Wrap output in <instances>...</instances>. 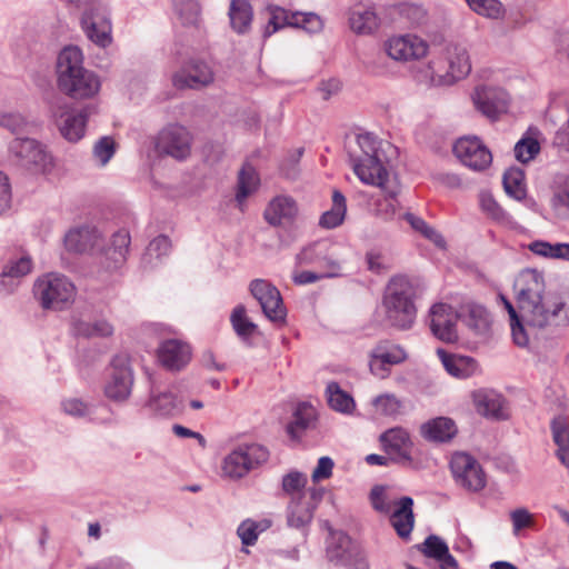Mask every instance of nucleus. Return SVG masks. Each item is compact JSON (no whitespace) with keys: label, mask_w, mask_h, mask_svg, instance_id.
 Here are the masks:
<instances>
[{"label":"nucleus","mask_w":569,"mask_h":569,"mask_svg":"<svg viewBox=\"0 0 569 569\" xmlns=\"http://www.w3.org/2000/svg\"><path fill=\"white\" fill-rule=\"evenodd\" d=\"M380 191L383 197L376 202V214L385 220H391L401 207L398 199L401 192V183L397 181V188L393 190V193H390L387 189H380Z\"/></svg>","instance_id":"obj_47"},{"label":"nucleus","mask_w":569,"mask_h":569,"mask_svg":"<svg viewBox=\"0 0 569 569\" xmlns=\"http://www.w3.org/2000/svg\"><path fill=\"white\" fill-rule=\"evenodd\" d=\"M346 213L347 201L345 196L339 190H333L332 207L321 214L319 224L326 229L337 228L345 221Z\"/></svg>","instance_id":"obj_43"},{"label":"nucleus","mask_w":569,"mask_h":569,"mask_svg":"<svg viewBox=\"0 0 569 569\" xmlns=\"http://www.w3.org/2000/svg\"><path fill=\"white\" fill-rule=\"evenodd\" d=\"M379 440L392 460L399 463L412 462L413 442L408 430L402 427L390 428L380 435Z\"/></svg>","instance_id":"obj_20"},{"label":"nucleus","mask_w":569,"mask_h":569,"mask_svg":"<svg viewBox=\"0 0 569 569\" xmlns=\"http://www.w3.org/2000/svg\"><path fill=\"white\" fill-rule=\"evenodd\" d=\"M60 411L74 419H87L91 417L93 405L77 396L63 397L59 405Z\"/></svg>","instance_id":"obj_48"},{"label":"nucleus","mask_w":569,"mask_h":569,"mask_svg":"<svg viewBox=\"0 0 569 569\" xmlns=\"http://www.w3.org/2000/svg\"><path fill=\"white\" fill-rule=\"evenodd\" d=\"M371 406L377 415L391 417L401 410V401L393 393H382L375 397Z\"/></svg>","instance_id":"obj_60"},{"label":"nucleus","mask_w":569,"mask_h":569,"mask_svg":"<svg viewBox=\"0 0 569 569\" xmlns=\"http://www.w3.org/2000/svg\"><path fill=\"white\" fill-rule=\"evenodd\" d=\"M84 68L83 53L77 46L64 47L57 59V82Z\"/></svg>","instance_id":"obj_36"},{"label":"nucleus","mask_w":569,"mask_h":569,"mask_svg":"<svg viewBox=\"0 0 569 569\" xmlns=\"http://www.w3.org/2000/svg\"><path fill=\"white\" fill-rule=\"evenodd\" d=\"M32 268V260L28 256L9 260L0 273L1 290L7 293L13 292L20 283V279L29 274Z\"/></svg>","instance_id":"obj_30"},{"label":"nucleus","mask_w":569,"mask_h":569,"mask_svg":"<svg viewBox=\"0 0 569 569\" xmlns=\"http://www.w3.org/2000/svg\"><path fill=\"white\" fill-rule=\"evenodd\" d=\"M291 28L302 29L307 33L317 34L325 28V20L316 12L293 11Z\"/></svg>","instance_id":"obj_54"},{"label":"nucleus","mask_w":569,"mask_h":569,"mask_svg":"<svg viewBox=\"0 0 569 569\" xmlns=\"http://www.w3.org/2000/svg\"><path fill=\"white\" fill-rule=\"evenodd\" d=\"M413 500L410 497L399 499L397 508L390 513V522L398 536L408 538L413 528Z\"/></svg>","instance_id":"obj_35"},{"label":"nucleus","mask_w":569,"mask_h":569,"mask_svg":"<svg viewBox=\"0 0 569 569\" xmlns=\"http://www.w3.org/2000/svg\"><path fill=\"white\" fill-rule=\"evenodd\" d=\"M249 472L266 463L269 459L268 449L257 442H243L234 447Z\"/></svg>","instance_id":"obj_41"},{"label":"nucleus","mask_w":569,"mask_h":569,"mask_svg":"<svg viewBox=\"0 0 569 569\" xmlns=\"http://www.w3.org/2000/svg\"><path fill=\"white\" fill-rule=\"evenodd\" d=\"M503 188L509 197L518 201L523 200L527 194L525 172L516 167L506 170L503 174Z\"/></svg>","instance_id":"obj_52"},{"label":"nucleus","mask_w":569,"mask_h":569,"mask_svg":"<svg viewBox=\"0 0 569 569\" xmlns=\"http://www.w3.org/2000/svg\"><path fill=\"white\" fill-rule=\"evenodd\" d=\"M307 482L308 478L306 473L298 470H291L282 477L281 488L291 500L293 498L308 496L305 492Z\"/></svg>","instance_id":"obj_55"},{"label":"nucleus","mask_w":569,"mask_h":569,"mask_svg":"<svg viewBox=\"0 0 569 569\" xmlns=\"http://www.w3.org/2000/svg\"><path fill=\"white\" fill-rule=\"evenodd\" d=\"M249 290L267 319L276 325L284 323L287 309L277 287L264 279H254L250 282Z\"/></svg>","instance_id":"obj_16"},{"label":"nucleus","mask_w":569,"mask_h":569,"mask_svg":"<svg viewBox=\"0 0 569 569\" xmlns=\"http://www.w3.org/2000/svg\"><path fill=\"white\" fill-rule=\"evenodd\" d=\"M513 290L518 312L512 303L500 296L503 307L509 313L513 342L521 348L528 347L529 336L525 325L543 328L551 325L563 311L569 321V303L563 297L546 292L545 276L537 269H525L517 276Z\"/></svg>","instance_id":"obj_1"},{"label":"nucleus","mask_w":569,"mask_h":569,"mask_svg":"<svg viewBox=\"0 0 569 569\" xmlns=\"http://www.w3.org/2000/svg\"><path fill=\"white\" fill-rule=\"evenodd\" d=\"M116 152V142L111 137L100 138L93 147L94 160L100 166H106Z\"/></svg>","instance_id":"obj_62"},{"label":"nucleus","mask_w":569,"mask_h":569,"mask_svg":"<svg viewBox=\"0 0 569 569\" xmlns=\"http://www.w3.org/2000/svg\"><path fill=\"white\" fill-rule=\"evenodd\" d=\"M549 206L556 218H569V178L553 184Z\"/></svg>","instance_id":"obj_44"},{"label":"nucleus","mask_w":569,"mask_h":569,"mask_svg":"<svg viewBox=\"0 0 569 569\" xmlns=\"http://www.w3.org/2000/svg\"><path fill=\"white\" fill-rule=\"evenodd\" d=\"M144 331L149 336L162 339L157 348V359L167 370L180 371L191 361L192 349L188 342L176 338H167L172 333L170 326L149 323L144 327Z\"/></svg>","instance_id":"obj_6"},{"label":"nucleus","mask_w":569,"mask_h":569,"mask_svg":"<svg viewBox=\"0 0 569 569\" xmlns=\"http://www.w3.org/2000/svg\"><path fill=\"white\" fill-rule=\"evenodd\" d=\"M76 330L78 335L87 338H106L113 333V326L104 319H97L78 323Z\"/></svg>","instance_id":"obj_58"},{"label":"nucleus","mask_w":569,"mask_h":569,"mask_svg":"<svg viewBox=\"0 0 569 569\" xmlns=\"http://www.w3.org/2000/svg\"><path fill=\"white\" fill-rule=\"evenodd\" d=\"M416 288L405 276L393 277L385 291L382 309L386 321L400 330L410 329L417 318Z\"/></svg>","instance_id":"obj_4"},{"label":"nucleus","mask_w":569,"mask_h":569,"mask_svg":"<svg viewBox=\"0 0 569 569\" xmlns=\"http://www.w3.org/2000/svg\"><path fill=\"white\" fill-rule=\"evenodd\" d=\"M80 24L87 38L96 46L107 48L112 43V23L107 0H103L102 9L83 10Z\"/></svg>","instance_id":"obj_14"},{"label":"nucleus","mask_w":569,"mask_h":569,"mask_svg":"<svg viewBox=\"0 0 569 569\" xmlns=\"http://www.w3.org/2000/svg\"><path fill=\"white\" fill-rule=\"evenodd\" d=\"M213 81L211 69L202 62L192 63L172 76V84L177 89H198Z\"/></svg>","instance_id":"obj_27"},{"label":"nucleus","mask_w":569,"mask_h":569,"mask_svg":"<svg viewBox=\"0 0 569 569\" xmlns=\"http://www.w3.org/2000/svg\"><path fill=\"white\" fill-rule=\"evenodd\" d=\"M327 556L330 561L347 565L351 556V540L341 531L330 532L327 541Z\"/></svg>","instance_id":"obj_38"},{"label":"nucleus","mask_w":569,"mask_h":569,"mask_svg":"<svg viewBox=\"0 0 569 569\" xmlns=\"http://www.w3.org/2000/svg\"><path fill=\"white\" fill-rule=\"evenodd\" d=\"M57 84L61 92L76 100L92 99L101 90L100 77L86 68L61 79Z\"/></svg>","instance_id":"obj_19"},{"label":"nucleus","mask_w":569,"mask_h":569,"mask_svg":"<svg viewBox=\"0 0 569 569\" xmlns=\"http://www.w3.org/2000/svg\"><path fill=\"white\" fill-rule=\"evenodd\" d=\"M453 154L467 168L482 172L492 163V153L477 136H463L453 143Z\"/></svg>","instance_id":"obj_13"},{"label":"nucleus","mask_w":569,"mask_h":569,"mask_svg":"<svg viewBox=\"0 0 569 569\" xmlns=\"http://www.w3.org/2000/svg\"><path fill=\"white\" fill-rule=\"evenodd\" d=\"M192 142V133L187 127L169 123L158 132L154 147L159 153L182 161L190 157Z\"/></svg>","instance_id":"obj_10"},{"label":"nucleus","mask_w":569,"mask_h":569,"mask_svg":"<svg viewBox=\"0 0 569 569\" xmlns=\"http://www.w3.org/2000/svg\"><path fill=\"white\" fill-rule=\"evenodd\" d=\"M479 206L483 213L498 223L510 229L518 227L517 221L501 208L490 192L482 191L479 193Z\"/></svg>","instance_id":"obj_39"},{"label":"nucleus","mask_w":569,"mask_h":569,"mask_svg":"<svg viewBox=\"0 0 569 569\" xmlns=\"http://www.w3.org/2000/svg\"><path fill=\"white\" fill-rule=\"evenodd\" d=\"M476 109L489 119L496 120L510 107V94L500 87L477 86L472 93Z\"/></svg>","instance_id":"obj_18"},{"label":"nucleus","mask_w":569,"mask_h":569,"mask_svg":"<svg viewBox=\"0 0 569 569\" xmlns=\"http://www.w3.org/2000/svg\"><path fill=\"white\" fill-rule=\"evenodd\" d=\"M32 292L43 310H67L77 298L76 284L69 277L59 272H48L38 277Z\"/></svg>","instance_id":"obj_5"},{"label":"nucleus","mask_w":569,"mask_h":569,"mask_svg":"<svg viewBox=\"0 0 569 569\" xmlns=\"http://www.w3.org/2000/svg\"><path fill=\"white\" fill-rule=\"evenodd\" d=\"M551 437L556 449V457L562 466L569 468V422L566 417L557 416L550 423Z\"/></svg>","instance_id":"obj_34"},{"label":"nucleus","mask_w":569,"mask_h":569,"mask_svg":"<svg viewBox=\"0 0 569 569\" xmlns=\"http://www.w3.org/2000/svg\"><path fill=\"white\" fill-rule=\"evenodd\" d=\"M313 419V407L307 403L299 405L293 413V419L289 425V431L291 433L302 431L311 425Z\"/></svg>","instance_id":"obj_61"},{"label":"nucleus","mask_w":569,"mask_h":569,"mask_svg":"<svg viewBox=\"0 0 569 569\" xmlns=\"http://www.w3.org/2000/svg\"><path fill=\"white\" fill-rule=\"evenodd\" d=\"M52 116L60 134L69 142L76 143L86 136L89 109L73 108L68 103L56 106Z\"/></svg>","instance_id":"obj_15"},{"label":"nucleus","mask_w":569,"mask_h":569,"mask_svg":"<svg viewBox=\"0 0 569 569\" xmlns=\"http://www.w3.org/2000/svg\"><path fill=\"white\" fill-rule=\"evenodd\" d=\"M528 250L541 258L569 261V243L567 242L551 243L545 240H535L528 244Z\"/></svg>","instance_id":"obj_45"},{"label":"nucleus","mask_w":569,"mask_h":569,"mask_svg":"<svg viewBox=\"0 0 569 569\" xmlns=\"http://www.w3.org/2000/svg\"><path fill=\"white\" fill-rule=\"evenodd\" d=\"M430 329L435 337L445 342H455L458 339L457 320L459 315L451 306L442 302L430 308Z\"/></svg>","instance_id":"obj_21"},{"label":"nucleus","mask_w":569,"mask_h":569,"mask_svg":"<svg viewBox=\"0 0 569 569\" xmlns=\"http://www.w3.org/2000/svg\"><path fill=\"white\" fill-rule=\"evenodd\" d=\"M271 525V520L267 518L260 520L246 519L239 525L237 533L243 546H252L259 535L268 530Z\"/></svg>","instance_id":"obj_53"},{"label":"nucleus","mask_w":569,"mask_h":569,"mask_svg":"<svg viewBox=\"0 0 569 569\" xmlns=\"http://www.w3.org/2000/svg\"><path fill=\"white\" fill-rule=\"evenodd\" d=\"M512 523V533L519 536L523 529L535 523V516L526 508H517L509 513Z\"/></svg>","instance_id":"obj_63"},{"label":"nucleus","mask_w":569,"mask_h":569,"mask_svg":"<svg viewBox=\"0 0 569 569\" xmlns=\"http://www.w3.org/2000/svg\"><path fill=\"white\" fill-rule=\"evenodd\" d=\"M228 18L231 29L238 34H246L251 30L253 8L249 0H230Z\"/></svg>","instance_id":"obj_32"},{"label":"nucleus","mask_w":569,"mask_h":569,"mask_svg":"<svg viewBox=\"0 0 569 569\" xmlns=\"http://www.w3.org/2000/svg\"><path fill=\"white\" fill-rule=\"evenodd\" d=\"M9 152L29 170L51 177L57 171V159L43 143L30 138H16L9 144Z\"/></svg>","instance_id":"obj_7"},{"label":"nucleus","mask_w":569,"mask_h":569,"mask_svg":"<svg viewBox=\"0 0 569 569\" xmlns=\"http://www.w3.org/2000/svg\"><path fill=\"white\" fill-rule=\"evenodd\" d=\"M340 269L341 262L337 259L335 252L328 244V247H326V253L318 267V271H320L323 278H332L340 274Z\"/></svg>","instance_id":"obj_64"},{"label":"nucleus","mask_w":569,"mask_h":569,"mask_svg":"<svg viewBox=\"0 0 569 569\" xmlns=\"http://www.w3.org/2000/svg\"><path fill=\"white\" fill-rule=\"evenodd\" d=\"M230 322L238 338L248 346H251L253 340L260 335L258 326L248 317L243 305H238L233 308L230 315Z\"/></svg>","instance_id":"obj_33"},{"label":"nucleus","mask_w":569,"mask_h":569,"mask_svg":"<svg viewBox=\"0 0 569 569\" xmlns=\"http://www.w3.org/2000/svg\"><path fill=\"white\" fill-rule=\"evenodd\" d=\"M386 54L396 62L419 61L429 53V42L416 33L392 34L383 42Z\"/></svg>","instance_id":"obj_11"},{"label":"nucleus","mask_w":569,"mask_h":569,"mask_svg":"<svg viewBox=\"0 0 569 569\" xmlns=\"http://www.w3.org/2000/svg\"><path fill=\"white\" fill-rule=\"evenodd\" d=\"M405 220L410 224L412 230L432 242L439 249L446 248V240L440 232H438L432 226L425 221L421 217L413 213H406Z\"/></svg>","instance_id":"obj_49"},{"label":"nucleus","mask_w":569,"mask_h":569,"mask_svg":"<svg viewBox=\"0 0 569 569\" xmlns=\"http://www.w3.org/2000/svg\"><path fill=\"white\" fill-rule=\"evenodd\" d=\"M348 27L357 36H372L380 28V19L372 6L355 4L347 12Z\"/></svg>","instance_id":"obj_24"},{"label":"nucleus","mask_w":569,"mask_h":569,"mask_svg":"<svg viewBox=\"0 0 569 569\" xmlns=\"http://www.w3.org/2000/svg\"><path fill=\"white\" fill-rule=\"evenodd\" d=\"M437 355L445 370L457 379H467L479 372L478 362L468 356L449 353L443 349H437Z\"/></svg>","instance_id":"obj_29"},{"label":"nucleus","mask_w":569,"mask_h":569,"mask_svg":"<svg viewBox=\"0 0 569 569\" xmlns=\"http://www.w3.org/2000/svg\"><path fill=\"white\" fill-rule=\"evenodd\" d=\"M330 408L341 413H351L356 407L353 398L343 391L337 382H330L326 388Z\"/></svg>","instance_id":"obj_50"},{"label":"nucleus","mask_w":569,"mask_h":569,"mask_svg":"<svg viewBox=\"0 0 569 569\" xmlns=\"http://www.w3.org/2000/svg\"><path fill=\"white\" fill-rule=\"evenodd\" d=\"M352 169L363 184L387 189L390 193L397 188L399 178L381 157L355 158Z\"/></svg>","instance_id":"obj_9"},{"label":"nucleus","mask_w":569,"mask_h":569,"mask_svg":"<svg viewBox=\"0 0 569 569\" xmlns=\"http://www.w3.org/2000/svg\"><path fill=\"white\" fill-rule=\"evenodd\" d=\"M259 184L260 179L254 168L244 166L239 172L236 192V201L241 210H243L247 198L258 190Z\"/></svg>","instance_id":"obj_42"},{"label":"nucleus","mask_w":569,"mask_h":569,"mask_svg":"<svg viewBox=\"0 0 569 569\" xmlns=\"http://www.w3.org/2000/svg\"><path fill=\"white\" fill-rule=\"evenodd\" d=\"M102 234L91 226L71 229L64 237V247L74 253L97 256L98 264L103 272L112 273L120 270L127 262L131 237L128 230L114 232L107 247H101Z\"/></svg>","instance_id":"obj_2"},{"label":"nucleus","mask_w":569,"mask_h":569,"mask_svg":"<svg viewBox=\"0 0 569 569\" xmlns=\"http://www.w3.org/2000/svg\"><path fill=\"white\" fill-rule=\"evenodd\" d=\"M298 212V204L293 198L277 196L270 200L263 216L269 224L278 227L293 222Z\"/></svg>","instance_id":"obj_26"},{"label":"nucleus","mask_w":569,"mask_h":569,"mask_svg":"<svg viewBox=\"0 0 569 569\" xmlns=\"http://www.w3.org/2000/svg\"><path fill=\"white\" fill-rule=\"evenodd\" d=\"M133 380L129 357L118 355L111 362L110 372L104 383V395L112 401L123 402L131 396Z\"/></svg>","instance_id":"obj_12"},{"label":"nucleus","mask_w":569,"mask_h":569,"mask_svg":"<svg viewBox=\"0 0 569 569\" xmlns=\"http://www.w3.org/2000/svg\"><path fill=\"white\" fill-rule=\"evenodd\" d=\"M471 400L477 413L483 418L492 420L508 418L506 400L493 389H477L471 392Z\"/></svg>","instance_id":"obj_22"},{"label":"nucleus","mask_w":569,"mask_h":569,"mask_svg":"<svg viewBox=\"0 0 569 569\" xmlns=\"http://www.w3.org/2000/svg\"><path fill=\"white\" fill-rule=\"evenodd\" d=\"M455 483L469 492L476 493L487 486V473L481 463L467 452H455L449 462Z\"/></svg>","instance_id":"obj_8"},{"label":"nucleus","mask_w":569,"mask_h":569,"mask_svg":"<svg viewBox=\"0 0 569 569\" xmlns=\"http://www.w3.org/2000/svg\"><path fill=\"white\" fill-rule=\"evenodd\" d=\"M541 131L537 127H529L521 139L515 144V157L518 161L527 163L540 152Z\"/></svg>","instance_id":"obj_37"},{"label":"nucleus","mask_w":569,"mask_h":569,"mask_svg":"<svg viewBox=\"0 0 569 569\" xmlns=\"http://www.w3.org/2000/svg\"><path fill=\"white\" fill-rule=\"evenodd\" d=\"M408 358L406 350L388 340L379 341L368 355L369 371L379 379L390 376L391 367L405 362Z\"/></svg>","instance_id":"obj_17"},{"label":"nucleus","mask_w":569,"mask_h":569,"mask_svg":"<svg viewBox=\"0 0 569 569\" xmlns=\"http://www.w3.org/2000/svg\"><path fill=\"white\" fill-rule=\"evenodd\" d=\"M174 12L182 24L192 26L199 21L200 6L197 0H174Z\"/></svg>","instance_id":"obj_59"},{"label":"nucleus","mask_w":569,"mask_h":569,"mask_svg":"<svg viewBox=\"0 0 569 569\" xmlns=\"http://www.w3.org/2000/svg\"><path fill=\"white\" fill-rule=\"evenodd\" d=\"M472 70L471 58L465 44L450 42L438 57L412 70V79L427 89L450 87L466 79Z\"/></svg>","instance_id":"obj_3"},{"label":"nucleus","mask_w":569,"mask_h":569,"mask_svg":"<svg viewBox=\"0 0 569 569\" xmlns=\"http://www.w3.org/2000/svg\"><path fill=\"white\" fill-rule=\"evenodd\" d=\"M372 508L382 515H390L398 505L396 490L390 486H375L369 495Z\"/></svg>","instance_id":"obj_40"},{"label":"nucleus","mask_w":569,"mask_h":569,"mask_svg":"<svg viewBox=\"0 0 569 569\" xmlns=\"http://www.w3.org/2000/svg\"><path fill=\"white\" fill-rule=\"evenodd\" d=\"M326 247H328L327 241H316L303 247L296 256L297 267L311 264L318 268L326 253Z\"/></svg>","instance_id":"obj_57"},{"label":"nucleus","mask_w":569,"mask_h":569,"mask_svg":"<svg viewBox=\"0 0 569 569\" xmlns=\"http://www.w3.org/2000/svg\"><path fill=\"white\" fill-rule=\"evenodd\" d=\"M241 458L234 448L223 458L221 462V475L223 478L239 480L249 473Z\"/></svg>","instance_id":"obj_56"},{"label":"nucleus","mask_w":569,"mask_h":569,"mask_svg":"<svg viewBox=\"0 0 569 569\" xmlns=\"http://www.w3.org/2000/svg\"><path fill=\"white\" fill-rule=\"evenodd\" d=\"M268 21L262 29L263 38H269L273 33L291 27V17L293 11L286 10L278 6H270L267 8Z\"/></svg>","instance_id":"obj_46"},{"label":"nucleus","mask_w":569,"mask_h":569,"mask_svg":"<svg viewBox=\"0 0 569 569\" xmlns=\"http://www.w3.org/2000/svg\"><path fill=\"white\" fill-rule=\"evenodd\" d=\"M459 318L480 341H486L490 337L492 320L483 306L467 302L461 307Z\"/></svg>","instance_id":"obj_23"},{"label":"nucleus","mask_w":569,"mask_h":569,"mask_svg":"<svg viewBox=\"0 0 569 569\" xmlns=\"http://www.w3.org/2000/svg\"><path fill=\"white\" fill-rule=\"evenodd\" d=\"M144 408L156 417H173L182 411V402L170 390L152 389Z\"/></svg>","instance_id":"obj_28"},{"label":"nucleus","mask_w":569,"mask_h":569,"mask_svg":"<svg viewBox=\"0 0 569 569\" xmlns=\"http://www.w3.org/2000/svg\"><path fill=\"white\" fill-rule=\"evenodd\" d=\"M476 14L490 20H502L507 10L500 0H465Z\"/></svg>","instance_id":"obj_51"},{"label":"nucleus","mask_w":569,"mask_h":569,"mask_svg":"<svg viewBox=\"0 0 569 569\" xmlns=\"http://www.w3.org/2000/svg\"><path fill=\"white\" fill-rule=\"evenodd\" d=\"M457 426L451 418L437 417L422 423L420 435L433 442H447L457 435Z\"/></svg>","instance_id":"obj_31"},{"label":"nucleus","mask_w":569,"mask_h":569,"mask_svg":"<svg viewBox=\"0 0 569 569\" xmlns=\"http://www.w3.org/2000/svg\"><path fill=\"white\" fill-rule=\"evenodd\" d=\"M320 499L321 493L317 489H312L309 496L291 499L288 505L289 526L295 528L308 526L312 521L317 503Z\"/></svg>","instance_id":"obj_25"}]
</instances>
